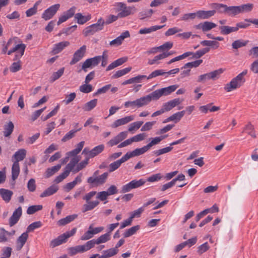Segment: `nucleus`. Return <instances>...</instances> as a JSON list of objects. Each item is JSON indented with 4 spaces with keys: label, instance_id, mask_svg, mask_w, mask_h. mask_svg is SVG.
Listing matches in <instances>:
<instances>
[{
    "label": "nucleus",
    "instance_id": "obj_1",
    "mask_svg": "<svg viewBox=\"0 0 258 258\" xmlns=\"http://www.w3.org/2000/svg\"><path fill=\"white\" fill-rule=\"evenodd\" d=\"M96 194V199L101 201L106 200L108 196H109L106 191H100L98 193L95 191H91L86 194L83 198V199L85 200L86 203L83 206L82 211L83 212L91 211L99 205V201H91V199Z\"/></svg>",
    "mask_w": 258,
    "mask_h": 258
},
{
    "label": "nucleus",
    "instance_id": "obj_2",
    "mask_svg": "<svg viewBox=\"0 0 258 258\" xmlns=\"http://www.w3.org/2000/svg\"><path fill=\"white\" fill-rule=\"evenodd\" d=\"M104 21L102 18L99 19L96 23L85 28L83 31L85 36L93 35L95 33L102 30L104 28Z\"/></svg>",
    "mask_w": 258,
    "mask_h": 258
},
{
    "label": "nucleus",
    "instance_id": "obj_3",
    "mask_svg": "<svg viewBox=\"0 0 258 258\" xmlns=\"http://www.w3.org/2000/svg\"><path fill=\"white\" fill-rule=\"evenodd\" d=\"M77 231L76 228H74L71 231H67L64 233L59 235L56 238L53 239L51 241L50 246L54 248L57 246L63 243H65L68 238L74 235Z\"/></svg>",
    "mask_w": 258,
    "mask_h": 258
},
{
    "label": "nucleus",
    "instance_id": "obj_4",
    "mask_svg": "<svg viewBox=\"0 0 258 258\" xmlns=\"http://www.w3.org/2000/svg\"><path fill=\"white\" fill-rule=\"evenodd\" d=\"M115 11L118 12V15L119 18L127 17L132 14L133 8L127 7L125 4L119 2L116 3L114 4Z\"/></svg>",
    "mask_w": 258,
    "mask_h": 258
},
{
    "label": "nucleus",
    "instance_id": "obj_5",
    "mask_svg": "<svg viewBox=\"0 0 258 258\" xmlns=\"http://www.w3.org/2000/svg\"><path fill=\"white\" fill-rule=\"evenodd\" d=\"M104 230V227L99 226L97 227H93V224H91L88 230L84 233V234L81 237L80 239L82 240H87L92 238L94 235L100 233Z\"/></svg>",
    "mask_w": 258,
    "mask_h": 258
},
{
    "label": "nucleus",
    "instance_id": "obj_6",
    "mask_svg": "<svg viewBox=\"0 0 258 258\" xmlns=\"http://www.w3.org/2000/svg\"><path fill=\"white\" fill-rule=\"evenodd\" d=\"M60 7V4L53 5L46 9L42 14V18L45 21L51 19L57 13Z\"/></svg>",
    "mask_w": 258,
    "mask_h": 258
},
{
    "label": "nucleus",
    "instance_id": "obj_7",
    "mask_svg": "<svg viewBox=\"0 0 258 258\" xmlns=\"http://www.w3.org/2000/svg\"><path fill=\"white\" fill-rule=\"evenodd\" d=\"M108 176V173L104 172L97 177H89L87 179V182L93 186H98L105 182Z\"/></svg>",
    "mask_w": 258,
    "mask_h": 258
},
{
    "label": "nucleus",
    "instance_id": "obj_8",
    "mask_svg": "<svg viewBox=\"0 0 258 258\" xmlns=\"http://www.w3.org/2000/svg\"><path fill=\"white\" fill-rule=\"evenodd\" d=\"M91 249L89 241H87L84 245H77L68 248V252L70 255H74L78 253H83Z\"/></svg>",
    "mask_w": 258,
    "mask_h": 258
},
{
    "label": "nucleus",
    "instance_id": "obj_9",
    "mask_svg": "<svg viewBox=\"0 0 258 258\" xmlns=\"http://www.w3.org/2000/svg\"><path fill=\"white\" fill-rule=\"evenodd\" d=\"M26 47V46L24 44H18L12 49L9 50L7 53L8 55H10L14 52H17L14 60H18L24 55Z\"/></svg>",
    "mask_w": 258,
    "mask_h": 258
},
{
    "label": "nucleus",
    "instance_id": "obj_10",
    "mask_svg": "<svg viewBox=\"0 0 258 258\" xmlns=\"http://www.w3.org/2000/svg\"><path fill=\"white\" fill-rule=\"evenodd\" d=\"M146 103L143 96L134 101H127L124 102V106L125 108H141L146 106Z\"/></svg>",
    "mask_w": 258,
    "mask_h": 258
},
{
    "label": "nucleus",
    "instance_id": "obj_11",
    "mask_svg": "<svg viewBox=\"0 0 258 258\" xmlns=\"http://www.w3.org/2000/svg\"><path fill=\"white\" fill-rule=\"evenodd\" d=\"M134 119L135 116L133 115L125 116L114 121L111 124L110 127L113 128H115L120 126L125 125Z\"/></svg>",
    "mask_w": 258,
    "mask_h": 258
},
{
    "label": "nucleus",
    "instance_id": "obj_12",
    "mask_svg": "<svg viewBox=\"0 0 258 258\" xmlns=\"http://www.w3.org/2000/svg\"><path fill=\"white\" fill-rule=\"evenodd\" d=\"M100 57L97 56L87 59L83 63L82 69L85 72H87L88 68H93L97 66L100 62Z\"/></svg>",
    "mask_w": 258,
    "mask_h": 258
},
{
    "label": "nucleus",
    "instance_id": "obj_13",
    "mask_svg": "<svg viewBox=\"0 0 258 258\" xmlns=\"http://www.w3.org/2000/svg\"><path fill=\"white\" fill-rule=\"evenodd\" d=\"M104 149V146L103 144L95 147L91 150L85 148L83 151L82 154L87 155L89 158H93L101 153Z\"/></svg>",
    "mask_w": 258,
    "mask_h": 258
},
{
    "label": "nucleus",
    "instance_id": "obj_14",
    "mask_svg": "<svg viewBox=\"0 0 258 258\" xmlns=\"http://www.w3.org/2000/svg\"><path fill=\"white\" fill-rule=\"evenodd\" d=\"M243 84V82L236 76L232 79L229 83L225 85L224 89L227 92H231L232 90L240 87Z\"/></svg>",
    "mask_w": 258,
    "mask_h": 258
},
{
    "label": "nucleus",
    "instance_id": "obj_15",
    "mask_svg": "<svg viewBox=\"0 0 258 258\" xmlns=\"http://www.w3.org/2000/svg\"><path fill=\"white\" fill-rule=\"evenodd\" d=\"M86 51V45L81 46L74 53L73 58L70 61V64H74L80 61L84 56Z\"/></svg>",
    "mask_w": 258,
    "mask_h": 258
},
{
    "label": "nucleus",
    "instance_id": "obj_16",
    "mask_svg": "<svg viewBox=\"0 0 258 258\" xmlns=\"http://www.w3.org/2000/svg\"><path fill=\"white\" fill-rule=\"evenodd\" d=\"M22 214V209L21 207H19L15 210L12 215L9 219V225L10 227H13L19 221Z\"/></svg>",
    "mask_w": 258,
    "mask_h": 258
},
{
    "label": "nucleus",
    "instance_id": "obj_17",
    "mask_svg": "<svg viewBox=\"0 0 258 258\" xmlns=\"http://www.w3.org/2000/svg\"><path fill=\"white\" fill-rule=\"evenodd\" d=\"M127 132L123 131L119 133L115 137L108 141L107 143L109 147H112L119 144L127 137Z\"/></svg>",
    "mask_w": 258,
    "mask_h": 258
},
{
    "label": "nucleus",
    "instance_id": "obj_18",
    "mask_svg": "<svg viewBox=\"0 0 258 258\" xmlns=\"http://www.w3.org/2000/svg\"><path fill=\"white\" fill-rule=\"evenodd\" d=\"M111 236L109 233H105L100 235L99 237L96 239H93L89 241L91 248L94 247L95 244H100L101 243H105L110 240Z\"/></svg>",
    "mask_w": 258,
    "mask_h": 258
},
{
    "label": "nucleus",
    "instance_id": "obj_19",
    "mask_svg": "<svg viewBox=\"0 0 258 258\" xmlns=\"http://www.w3.org/2000/svg\"><path fill=\"white\" fill-rule=\"evenodd\" d=\"M75 12L76 8L75 7L71 8L68 11L64 12L63 14L59 17L57 24L59 25L62 23L66 22L69 19L72 18L75 15Z\"/></svg>",
    "mask_w": 258,
    "mask_h": 258
},
{
    "label": "nucleus",
    "instance_id": "obj_20",
    "mask_svg": "<svg viewBox=\"0 0 258 258\" xmlns=\"http://www.w3.org/2000/svg\"><path fill=\"white\" fill-rule=\"evenodd\" d=\"M130 36V33L128 31L122 32L118 37L111 41L109 45L112 46H118L120 45L124 39L128 38Z\"/></svg>",
    "mask_w": 258,
    "mask_h": 258
},
{
    "label": "nucleus",
    "instance_id": "obj_21",
    "mask_svg": "<svg viewBox=\"0 0 258 258\" xmlns=\"http://www.w3.org/2000/svg\"><path fill=\"white\" fill-rule=\"evenodd\" d=\"M148 150H149L146 147V146H144V147L141 148H137L133 151L128 152L126 153L124 155L127 160H128L129 159L131 158L143 155V154L147 152Z\"/></svg>",
    "mask_w": 258,
    "mask_h": 258
},
{
    "label": "nucleus",
    "instance_id": "obj_22",
    "mask_svg": "<svg viewBox=\"0 0 258 258\" xmlns=\"http://www.w3.org/2000/svg\"><path fill=\"white\" fill-rule=\"evenodd\" d=\"M216 26V24L214 23L209 21H205L196 25L195 28L197 29L202 30L203 32H205L215 28Z\"/></svg>",
    "mask_w": 258,
    "mask_h": 258
},
{
    "label": "nucleus",
    "instance_id": "obj_23",
    "mask_svg": "<svg viewBox=\"0 0 258 258\" xmlns=\"http://www.w3.org/2000/svg\"><path fill=\"white\" fill-rule=\"evenodd\" d=\"M162 96L160 90L158 89L150 94L144 96V99L145 101L146 105L149 104L152 100H157Z\"/></svg>",
    "mask_w": 258,
    "mask_h": 258
},
{
    "label": "nucleus",
    "instance_id": "obj_24",
    "mask_svg": "<svg viewBox=\"0 0 258 258\" xmlns=\"http://www.w3.org/2000/svg\"><path fill=\"white\" fill-rule=\"evenodd\" d=\"M28 238V233L26 231L19 236L16 240V249L18 250H21L25 244Z\"/></svg>",
    "mask_w": 258,
    "mask_h": 258
},
{
    "label": "nucleus",
    "instance_id": "obj_25",
    "mask_svg": "<svg viewBox=\"0 0 258 258\" xmlns=\"http://www.w3.org/2000/svg\"><path fill=\"white\" fill-rule=\"evenodd\" d=\"M181 102V100L179 98H175L164 103L162 107L165 112L169 111L177 105L180 104Z\"/></svg>",
    "mask_w": 258,
    "mask_h": 258
},
{
    "label": "nucleus",
    "instance_id": "obj_26",
    "mask_svg": "<svg viewBox=\"0 0 258 258\" xmlns=\"http://www.w3.org/2000/svg\"><path fill=\"white\" fill-rule=\"evenodd\" d=\"M70 42L68 41H61L54 44L52 52L53 54H56L60 52L66 47L70 45Z\"/></svg>",
    "mask_w": 258,
    "mask_h": 258
},
{
    "label": "nucleus",
    "instance_id": "obj_27",
    "mask_svg": "<svg viewBox=\"0 0 258 258\" xmlns=\"http://www.w3.org/2000/svg\"><path fill=\"white\" fill-rule=\"evenodd\" d=\"M215 13L216 10H199L197 12V17L200 19H208L213 16Z\"/></svg>",
    "mask_w": 258,
    "mask_h": 258
},
{
    "label": "nucleus",
    "instance_id": "obj_28",
    "mask_svg": "<svg viewBox=\"0 0 258 258\" xmlns=\"http://www.w3.org/2000/svg\"><path fill=\"white\" fill-rule=\"evenodd\" d=\"M13 195V192L12 190L3 188H0V196L6 203L10 202Z\"/></svg>",
    "mask_w": 258,
    "mask_h": 258
},
{
    "label": "nucleus",
    "instance_id": "obj_29",
    "mask_svg": "<svg viewBox=\"0 0 258 258\" xmlns=\"http://www.w3.org/2000/svg\"><path fill=\"white\" fill-rule=\"evenodd\" d=\"M26 150L24 149H21L18 150L12 157V161L13 162H17L19 163L20 161H22L26 157Z\"/></svg>",
    "mask_w": 258,
    "mask_h": 258
},
{
    "label": "nucleus",
    "instance_id": "obj_30",
    "mask_svg": "<svg viewBox=\"0 0 258 258\" xmlns=\"http://www.w3.org/2000/svg\"><path fill=\"white\" fill-rule=\"evenodd\" d=\"M75 19L77 21V22L80 25H83L88 21H89L91 16L90 14H88L86 16H84L80 13H78L75 14Z\"/></svg>",
    "mask_w": 258,
    "mask_h": 258
},
{
    "label": "nucleus",
    "instance_id": "obj_31",
    "mask_svg": "<svg viewBox=\"0 0 258 258\" xmlns=\"http://www.w3.org/2000/svg\"><path fill=\"white\" fill-rule=\"evenodd\" d=\"M127 160L126 158L125 155L123 156L120 159L111 163L109 166V171L110 172H113L118 169L122 163L126 161Z\"/></svg>",
    "mask_w": 258,
    "mask_h": 258
},
{
    "label": "nucleus",
    "instance_id": "obj_32",
    "mask_svg": "<svg viewBox=\"0 0 258 258\" xmlns=\"http://www.w3.org/2000/svg\"><path fill=\"white\" fill-rule=\"evenodd\" d=\"M219 29L220 33L223 35H227L233 32L237 31V28L235 27H231L227 25L219 26Z\"/></svg>",
    "mask_w": 258,
    "mask_h": 258
},
{
    "label": "nucleus",
    "instance_id": "obj_33",
    "mask_svg": "<svg viewBox=\"0 0 258 258\" xmlns=\"http://www.w3.org/2000/svg\"><path fill=\"white\" fill-rule=\"evenodd\" d=\"M58 189V186L56 184H53L46 189L40 195L41 198L50 196L55 194Z\"/></svg>",
    "mask_w": 258,
    "mask_h": 258
},
{
    "label": "nucleus",
    "instance_id": "obj_34",
    "mask_svg": "<svg viewBox=\"0 0 258 258\" xmlns=\"http://www.w3.org/2000/svg\"><path fill=\"white\" fill-rule=\"evenodd\" d=\"M165 25H162V26H158V25H155L151 26L149 28H144L142 29H141L139 31V33L140 34H149L153 32L156 31L158 30H159L163 27H164Z\"/></svg>",
    "mask_w": 258,
    "mask_h": 258
},
{
    "label": "nucleus",
    "instance_id": "obj_35",
    "mask_svg": "<svg viewBox=\"0 0 258 258\" xmlns=\"http://www.w3.org/2000/svg\"><path fill=\"white\" fill-rule=\"evenodd\" d=\"M178 87V85H173L167 87L160 89L162 96L170 95L172 92H174Z\"/></svg>",
    "mask_w": 258,
    "mask_h": 258
},
{
    "label": "nucleus",
    "instance_id": "obj_36",
    "mask_svg": "<svg viewBox=\"0 0 258 258\" xmlns=\"http://www.w3.org/2000/svg\"><path fill=\"white\" fill-rule=\"evenodd\" d=\"M13 164L12 167V179L14 181L18 178L20 169L19 163L17 162H13Z\"/></svg>",
    "mask_w": 258,
    "mask_h": 258
},
{
    "label": "nucleus",
    "instance_id": "obj_37",
    "mask_svg": "<svg viewBox=\"0 0 258 258\" xmlns=\"http://www.w3.org/2000/svg\"><path fill=\"white\" fill-rule=\"evenodd\" d=\"M80 160V158L79 156L73 157L71 161L66 166L65 169L69 172L71 171H73V170L75 169V166L79 162Z\"/></svg>",
    "mask_w": 258,
    "mask_h": 258
},
{
    "label": "nucleus",
    "instance_id": "obj_38",
    "mask_svg": "<svg viewBox=\"0 0 258 258\" xmlns=\"http://www.w3.org/2000/svg\"><path fill=\"white\" fill-rule=\"evenodd\" d=\"M77 216L78 215L77 214L69 215L64 218L60 219L57 222V224L59 226L64 225L74 220Z\"/></svg>",
    "mask_w": 258,
    "mask_h": 258
},
{
    "label": "nucleus",
    "instance_id": "obj_39",
    "mask_svg": "<svg viewBox=\"0 0 258 258\" xmlns=\"http://www.w3.org/2000/svg\"><path fill=\"white\" fill-rule=\"evenodd\" d=\"M97 103V99H94L85 103L83 106V109L85 111H90L95 108Z\"/></svg>",
    "mask_w": 258,
    "mask_h": 258
},
{
    "label": "nucleus",
    "instance_id": "obj_40",
    "mask_svg": "<svg viewBox=\"0 0 258 258\" xmlns=\"http://www.w3.org/2000/svg\"><path fill=\"white\" fill-rule=\"evenodd\" d=\"M118 251V249L114 248H109L108 249L104 250L103 251V254L100 256L102 258H108L115 255L117 253Z\"/></svg>",
    "mask_w": 258,
    "mask_h": 258
},
{
    "label": "nucleus",
    "instance_id": "obj_41",
    "mask_svg": "<svg viewBox=\"0 0 258 258\" xmlns=\"http://www.w3.org/2000/svg\"><path fill=\"white\" fill-rule=\"evenodd\" d=\"M213 7L216 11L220 13H227L228 6L222 4L214 3L213 4Z\"/></svg>",
    "mask_w": 258,
    "mask_h": 258
},
{
    "label": "nucleus",
    "instance_id": "obj_42",
    "mask_svg": "<svg viewBox=\"0 0 258 258\" xmlns=\"http://www.w3.org/2000/svg\"><path fill=\"white\" fill-rule=\"evenodd\" d=\"M248 41L242 39H238L233 41L232 43V47L233 49H237L246 45Z\"/></svg>",
    "mask_w": 258,
    "mask_h": 258
},
{
    "label": "nucleus",
    "instance_id": "obj_43",
    "mask_svg": "<svg viewBox=\"0 0 258 258\" xmlns=\"http://www.w3.org/2000/svg\"><path fill=\"white\" fill-rule=\"evenodd\" d=\"M253 8L252 4H246L239 6L240 13H246L251 12Z\"/></svg>",
    "mask_w": 258,
    "mask_h": 258
},
{
    "label": "nucleus",
    "instance_id": "obj_44",
    "mask_svg": "<svg viewBox=\"0 0 258 258\" xmlns=\"http://www.w3.org/2000/svg\"><path fill=\"white\" fill-rule=\"evenodd\" d=\"M14 128V125L12 121L9 122L7 125L4 126V135L6 137H9L12 133Z\"/></svg>",
    "mask_w": 258,
    "mask_h": 258
},
{
    "label": "nucleus",
    "instance_id": "obj_45",
    "mask_svg": "<svg viewBox=\"0 0 258 258\" xmlns=\"http://www.w3.org/2000/svg\"><path fill=\"white\" fill-rule=\"evenodd\" d=\"M61 168L60 164H57L56 166L48 168L45 172L46 177L48 178L57 172Z\"/></svg>",
    "mask_w": 258,
    "mask_h": 258
},
{
    "label": "nucleus",
    "instance_id": "obj_46",
    "mask_svg": "<svg viewBox=\"0 0 258 258\" xmlns=\"http://www.w3.org/2000/svg\"><path fill=\"white\" fill-rule=\"evenodd\" d=\"M140 227L139 225H136L126 230L124 233H123V236L124 237H128L131 236L132 235L135 234L136 233V232L138 230H139Z\"/></svg>",
    "mask_w": 258,
    "mask_h": 258
},
{
    "label": "nucleus",
    "instance_id": "obj_47",
    "mask_svg": "<svg viewBox=\"0 0 258 258\" xmlns=\"http://www.w3.org/2000/svg\"><path fill=\"white\" fill-rule=\"evenodd\" d=\"M192 54V53L191 52H186L181 55L175 57L174 58H173L172 59H170L167 62V64H170L174 62L186 58L187 57L190 56Z\"/></svg>",
    "mask_w": 258,
    "mask_h": 258
},
{
    "label": "nucleus",
    "instance_id": "obj_48",
    "mask_svg": "<svg viewBox=\"0 0 258 258\" xmlns=\"http://www.w3.org/2000/svg\"><path fill=\"white\" fill-rule=\"evenodd\" d=\"M10 241L7 231L3 227L0 228V243H6Z\"/></svg>",
    "mask_w": 258,
    "mask_h": 258
},
{
    "label": "nucleus",
    "instance_id": "obj_49",
    "mask_svg": "<svg viewBox=\"0 0 258 258\" xmlns=\"http://www.w3.org/2000/svg\"><path fill=\"white\" fill-rule=\"evenodd\" d=\"M239 14H240L239 6L228 7L227 15L233 17Z\"/></svg>",
    "mask_w": 258,
    "mask_h": 258
},
{
    "label": "nucleus",
    "instance_id": "obj_50",
    "mask_svg": "<svg viewBox=\"0 0 258 258\" xmlns=\"http://www.w3.org/2000/svg\"><path fill=\"white\" fill-rule=\"evenodd\" d=\"M163 139L164 137L162 136L151 138L150 139L151 142L146 146L148 149V150H149L152 146L158 144Z\"/></svg>",
    "mask_w": 258,
    "mask_h": 258
},
{
    "label": "nucleus",
    "instance_id": "obj_51",
    "mask_svg": "<svg viewBox=\"0 0 258 258\" xmlns=\"http://www.w3.org/2000/svg\"><path fill=\"white\" fill-rule=\"evenodd\" d=\"M132 70L131 67H128L124 68L123 69L118 70L112 76V78H118L122 76L125 75L130 72Z\"/></svg>",
    "mask_w": 258,
    "mask_h": 258
},
{
    "label": "nucleus",
    "instance_id": "obj_52",
    "mask_svg": "<svg viewBox=\"0 0 258 258\" xmlns=\"http://www.w3.org/2000/svg\"><path fill=\"white\" fill-rule=\"evenodd\" d=\"M80 130L81 128L77 130H72L70 131L67 134H66L65 136L62 138L61 141L63 142H66L67 141L71 139L74 137L75 133Z\"/></svg>",
    "mask_w": 258,
    "mask_h": 258
},
{
    "label": "nucleus",
    "instance_id": "obj_53",
    "mask_svg": "<svg viewBox=\"0 0 258 258\" xmlns=\"http://www.w3.org/2000/svg\"><path fill=\"white\" fill-rule=\"evenodd\" d=\"M143 123V122L142 121H136L131 123L128 126V131L133 132L134 131L138 130L140 128Z\"/></svg>",
    "mask_w": 258,
    "mask_h": 258
},
{
    "label": "nucleus",
    "instance_id": "obj_54",
    "mask_svg": "<svg viewBox=\"0 0 258 258\" xmlns=\"http://www.w3.org/2000/svg\"><path fill=\"white\" fill-rule=\"evenodd\" d=\"M185 114V111L177 112L171 115L172 120L175 123L178 122Z\"/></svg>",
    "mask_w": 258,
    "mask_h": 258
},
{
    "label": "nucleus",
    "instance_id": "obj_55",
    "mask_svg": "<svg viewBox=\"0 0 258 258\" xmlns=\"http://www.w3.org/2000/svg\"><path fill=\"white\" fill-rule=\"evenodd\" d=\"M201 44L203 46H211L214 48L219 46V43L216 41L204 40L201 42Z\"/></svg>",
    "mask_w": 258,
    "mask_h": 258
},
{
    "label": "nucleus",
    "instance_id": "obj_56",
    "mask_svg": "<svg viewBox=\"0 0 258 258\" xmlns=\"http://www.w3.org/2000/svg\"><path fill=\"white\" fill-rule=\"evenodd\" d=\"M64 68H62L60 69L58 71L54 72L50 77V82H53L58 78H59L63 74Z\"/></svg>",
    "mask_w": 258,
    "mask_h": 258
},
{
    "label": "nucleus",
    "instance_id": "obj_57",
    "mask_svg": "<svg viewBox=\"0 0 258 258\" xmlns=\"http://www.w3.org/2000/svg\"><path fill=\"white\" fill-rule=\"evenodd\" d=\"M79 90L81 92L88 93L93 90V87L91 85L85 83L80 86Z\"/></svg>",
    "mask_w": 258,
    "mask_h": 258
},
{
    "label": "nucleus",
    "instance_id": "obj_58",
    "mask_svg": "<svg viewBox=\"0 0 258 258\" xmlns=\"http://www.w3.org/2000/svg\"><path fill=\"white\" fill-rule=\"evenodd\" d=\"M173 149L172 147L169 146L159 150H155L153 151V154L157 156H160L162 154H164L170 152Z\"/></svg>",
    "mask_w": 258,
    "mask_h": 258
},
{
    "label": "nucleus",
    "instance_id": "obj_59",
    "mask_svg": "<svg viewBox=\"0 0 258 258\" xmlns=\"http://www.w3.org/2000/svg\"><path fill=\"white\" fill-rule=\"evenodd\" d=\"M223 72V70L222 69H220L213 72L209 73L210 79L215 80L220 77V75Z\"/></svg>",
    "mask_w": 258,
    "mask_h": 258
},
{
    "label": "nucleus",
    "instance_id": "obj_60",
    "mask_svg": "<svg viewBox=\"0 0 258 258\" xmlns=\"http://www.w3.org/2000/svg\"><path fill=\"white\" fill-rule=\"evenodd\" d=\"M163 177L162 175L160 173L153 174L148 177L147 181L150 182H154L160 180Z\"/></svg>",
    "mask_w": 258,
    "mask_h": 258
},
{
    "label": "nucleus",
    "instance_id": "obj_61",
    "mask_svg": "<svg viewBox=\"0 0 258 258\" xmlns=\"http://www.w3.org/2000/svg\"><path fill=\"white\" fill-rule=\"evenodd\" d=\"M165 74V72L163 70H156L152 72L148 76V80H150L153 78L159 76H162Z\"/></svg>",
    "mask_w": 258,
    "mask_h": 258
},
{
    "label": "nucleus",
    "instance_id": "obj_62",
    "mask_svg": "<svg viewBox=\"0 0 258 258\" xmlns=\"http://www.w3.org/2000/svg\"><path fill=\"white\" fill-rule=\"evenodd\" d=\"M203 60L202 59L197 60L192 62H187L184 64V66L182 67V69H186L187 68H196L200 66Z\"/></svg>",
    "mask_w": 258,
    "mask_h": 258
},
{
    "label": "nucleus",
    "instance_id": "obj_63",
    "mask_svg": "<svg viewBox=\"0 0 258 258\" xmlns=\"http://www.w3.org/2000/svg\"><path fill=\"white\" fill-rule=\"evenodd\" d=\"M42 208V205H34L30 206L27 209V213L29 215L33 214L36 212L41 210Z\"/></svg>",
    "mask_w": 258,
    "mask_h": 258
},
{
    "label": "nucleus",
    "instance_id": "obj_64",
    "mask_svg": "<svg viewBox=\"0 0 258 258\" xmlns=\"http://www.w3.org/2000/svg\"><path fill=\"white\" fill-rule=\"evenodd\" d=\"M88 160L89 159L87 158L85 160L82 161V162L79 163L77 165V167L73 170V172L75 173H77L79 172L80 170L85 168L88 163Z\"/></svg>",
    "mask_w": 258,
    "mask_h": 258
}]
</instances>
